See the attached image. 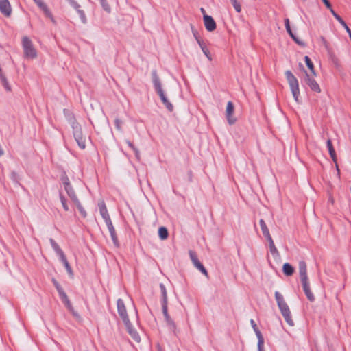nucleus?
<instances>
[{
    "label": "nucleus",
    "instance_id": "f257e3e1",
    "mask_svg": "<svg viewBox=\"0 0 351 351\" xmlns=\"http://www.w3.org/2000/svg\"><path fill=\"white\" fill-rule=\"evenodd\" d=\"M117 310L124 326L127 329H132L138 327V314L134 306L130 309V314L127 313L126 307L123 301L119 299L117 302Z\"/></svg>",
    "mask_w": 351,
    "mask_h": 351
},
{
    "label": "nucleus",
    "instance_id": "f03ea898",
    "mask_svg": "<svg viewBox=\"0 0 351 351\" xmlns=\"http://www.w3.org/2000/svg\"><path fill=\"white\" fill-rule=\"evenodd\" d=\"M299 274L302 285L303 290L305 293L306 296L311 302L315 300V296L312 293L310 287V283L307 276L306 264L304 261H300L299 263Z\"/></svg>",
    "mask_w": 351,
    "mask_h": 351
},
{
    "label": "nucleus",
    "instance_id": "7ed1b4c3",
    "mask_svg": "<svg viewBox=\"0 0 351 351\" xmlns=\"http://www.w3.org/2000/svg\"><path fill=\"white\" fill-rule=\"evenodd\" d=\"M275 298L278 308L289 326H293L294 322L291 318L290 309L286 303L283 295L278 291L275 292Z\"/></svg>",
    "mask_w": 351,
    "mask_h": 351
},
{
    "label": "nucleus",
    "instance_id": "20e7f679",
    "mask_svg": "<svg viewBox=\"0 0 351 351\" xmlns=\"http://www.w3.org/2000/svg\"><path fill=\"white\" fill-rule=\"evenodd\" d=\"M152 82L154 86V88L159 95L162 104L165 106L167 109L171 112L173 110V106L171 103L168 100L166 97L164 90L162 88V84L160 83V79L157 75L156 71H154L152 73Z\"/></svg>",
    "mask_w": 351,
    "mask_h": 351
},
{
    "label": "nucleus",
    "instance_id": "39448f33",
    "mask_svg": "<svg viewBox=\"0 0 351 351\" xmlns=\"http://www.w3.org/2000/svg\"><path fill=\"white\" fill-rule=\"evenodd\" d=\"M286 79L289 85L291 91L292 95L295 100V101L298 102V98L300 96V88H299V83L297 78L293 75V74L290 71H285Z\"/></svg>",
    "mask_w": 351,
    "mask_h": 351
},
{
    "label": "nucleus",
    "instance_id": "423d86ee",
    "mask_svg": "<svg viewBox=\"0 0 351 351\" xmlns=\"http://www.w3.org/2000/svg\"><path fill=\"white\" fill-rule=\"evenodd\" d=\"M22 45L24 51V55L26 58L34 59L36 58V51L33 46L32 42L28 37L25 36L23 38Z\"/></svg>",
    "mask_w": 351,
    "mask_h": 351
},
{
    "label": "nucleus",
    "instance_id": "0eeeda50",
    "mask_svg": "<svg viewBox=\"0 0 351 351\" xmlns=\"http://www.w3.org/2000/svg\"><path fill=\"white\" fill-rule=\"evenodd\" d=\"M52 282L53 283V285L56 288V289L58 292L59 296H60V299L62 300V302L64 304V305L66 306V308L70 311H73V306L71 305V303L69 301L68 296L66 295V293L64 291L61 285L55 279H53Z\"/></svg>",
    "mask_w": 351,
    "mask_h": 351
},
{
    "label": "nucleus",
    "instance_id": "6e6552de",
    "mask_svg": "<svg viewBox=\"0 0 351 351\" xmlns=\"http://www.w3.org/2000/svg\"><path fill=\"white\" fill-rule=\"evenodd\" d=\"M314 77L315 76H313L312 73H308L305 71L304 82L313 91L319 93L321 92V88L319 85L314 79Z\"/></svg>",
    "mask_w": 351,
    "mask_h": 351
},
{
    "label": "nucleus",
    "instance_id": "1a4fd4ad",
    "mask_svg": "<svg viewBox=\"0 0 351 351\" xmlns=\"http://www.w3.org/2000/svg\"><path fill=\"white\" fill-rule=\"evenodd\" d=\"M73 134H74L75 139L76 142L77 143L79 147L82 149H85L86 140L82 135L81 128H76L74 131Z\"/></svg>",
    "mask_w": 351,
    "mask_h": 351
},
{
    "label": "nucleus",
    "instance_id": "9d476101",
    "mask_svg": "<svg viewBox=\"0 0 351 351\" xmlns=\"http://www.w3.org/2000/svg\"><path fill=\"white\" fill-rule=\"evenodd\" d=\"M234 110V104L232 101H228L226 106V113L229 124L232 125L236 122V119L233 117Z\"/></svg>",
    "mask_w": 351,
    "mask_h": 351
},
{
    "label": "nucleus",
    "instance_id": "9b49d317",
    "mask_svg": "<svg viewBox=\"0 0 351 351\" xmlns=\"http://www.w3.org/2000/svg\"><path fill=\"white\" fill-rule=\"evenodd\" d=\"M98 206H99V208L100 214H101L103 219L106 222V224L108 225V224L112 223L110 217V215L108 214V210H107V208H106V206L104 202L102 201V202H99V204H98Z\"/></svg>",
    "mask_w": 351,
    "mask_h": 351
},
{
    "label": "nucleus",
    "instance_id": "f8f14e48",
    "mask_svg": "<svg viewBox=\"0 0 351 351\" xmlns=\"http://www.w3.org/2000/svg\"><path fill=\"white\" fill-rule=\"evenodd\" d=\"M0 11L5 16H10L12 8L8 0H0Z\"/></svg>",
    "mask_w": 351,
    "mask_h": 351
},
{
    "label": "nucleus",
    "instance_id": "ddd939ff",
    "mask_svg": "<svg viewBox=\"0 0 351 351\" xmlns=\"http://www.w3.org/2000/svg\"><path fill=\"white\" fill-rule=\"evenodd\" d=\"M326 145H327V147L328 149L329 154H330L332 161L335 164L336 169H337L338 174H339V171H339V166H338V164H337V155H336L335 149L333 147V145H332V141H331L330 139H328V141H326Z\"/></svg>",
    "mask_w": 351,
    "mask_h": 351
},
{
    "label": "nucleus",
    "instance_id": "4468645a",
    "mask_svg": "<svg viewBox=\"0 0 351 351\" xmlns=\"http://www.w3.org/2000/svg\"><path fill=\"white\" fill-rule=\"evenodd\" d=\"M204 22L206 29L208 32H213L216 29V23L212 16L204 15Z\"/></svg>",
    "mask_w": 351,
    "mask_h": 351
},
{
    "label": "nucleus",
    "instance_id": "2eb2a0df",
    "mask_svg": "<svg viewBox=\"0 0 351 351\" xmlns=\"http://www.w3.org/2000/svg\"><path fill=\"white\" fill-rule=\"evenodd\" d=\"M196 39L204 54L206 56L208 60L211 61L212 56L205 43L197 38H196Z\"/></svg>",
    "mask_w": 351,
    "mask_h": 351
},
{
    "label": "nucleus",
    "instance_id": "dca6fc26",
    "mask_svg": "<svg viewBox=\"0 0 351 351\" xmlns=\"http://www.w3.org/2000/svg\"><path fill=\"white\" fill-rule=\"evenodd\" d=\"M107 227H108V229L110 232V236H111V238L113 241V243L114 244L115 246H118L119 245V243H118V239H117V234H116V231H115V229L112 225V223H110L108 225H106Z\"/></svg>",
    "mask_w": 351,
    "mask_h": 351
},
{
    "label": "nucleus",
    "instance_id": "f3484780",
    "mask_svg": "<svg viewBox=\"0 0 351 351\" xmlns=\"http://www.w3.org/2000/svg\"><path fill=\"white\" fill-rule=\"evenodd\" d=\"M34 1L43 11V12L45 13V14L47 16H48V17H51V14L50 10H49V8L46 5V4L44 2H43L42 0H34Z\"/></svg>",
    "mask_w": 351,
    "mask_h": 351
},
{
    "label": "nucleus",
    "instance_id": "a211bd4d",
    "mask_svg": "<svg viewBox=\"0 0 351 351\" xmlns=\"http://www.w3.org/2000/svg\"><path fill=\"white\" fill-rule=\"evenodd\" d=\"M50 243H51L53 250L59 256L60 259L62 258V257L65 256L62 249L60 247V246L58 245V243L53 239H50Z\"/></svg>",
    "mask_w": 351,
    "mask_h": 351
},
{
    "label": "nucleus",
    "instance_id": "6ab92c4d",
    "mask_svg": "<svg viewBox=\"0 0 351 351\" xmlns=\"http://www.w3.org/2000/svg\"><path fill=\"white\" fill-rule=\"evenodd\" d=\"M282 271L285 276H290L294 272L293 267L288 263H285L282 266Z\"/></svg>",
    "mask_w": 351,
    "mask_h": 351
},
{
    "label": "nucleus",
    "instance_id": "aec40b11",
    "mask_svg": "<svg viewBox=\"0 0 351 351\" xmlns=\"http://www.w3.org/2000/svg\"><path fill=\"white\" fill-rule=\"evenodd\" d=\"M256 335L258 338V351H264L263 345H264V338L261 332V330H255Z\"/></svg>",
    "mask_w": 351,
    "mask_h": 351
},
{
    "label": "nucleus",
    "instance_id": "412c9836",
    "mask_svg": "<svg viewBox=\"0 0 351 351\" xmlns=\"http://www.w3.org/2000/svg\"><path fill=\"white\" fill-rule=\"evenodd\" d=\"M304 60H305L306 66H308V69L311 71V73H312V75L313 76H316V73L314 69V65H313V63L312 62L311 60L310 59V58L308 56H306L304 57Z\"/></svg>",
    "mask_w": 351,
    "mask_h": 351
},
{
    "label": "nucleus",
    "instance_id": "4be33fe9",
    "mask_svg": "<svg viewBox=\"0 0 351 351\" xmlns=\"http://www.w3.org/2000/svg\"><path fill=\"white\" fill-rule=\"evenodd\" d=\"M73 202L75 204V206H77V208L80 211L82 217H84V218L86 217L87 213H86L85 209L83 208V206L80 204L79 199H76L73 200Z\"/></svg>",
    "mask_w": 351,
    "mask_h": 351
},
{
    "label": "nucleus",
    "instance_id": "5701e85b",
    "mask_svg": "<svg viewBox=\"0 0 351 351\" xmlns=\"http://www.w3.org/2000/svg\"><path fill=\"white\" fill-rule=\"evenodd\" d=\"M60 261L62 262V263L64 264L68 274H69V276L71 277H73V271H72V269L66 258V256H64L62 257V258H60Z\"/></svg>",
    "mask_w": 351,
    "mask_h": 351
},
{
    "label": "nucleus",
    "instance_id": "b1692460",
    "mask_svg": "<svg viewBox=\"0 0 351 351\" xmlns=\"http://www.w3.org/2000/svg\"><path fill=\"white\" fill-rule=\"evenodd\" d=\"M167 229L165 227H160L158 229V236L162 240H165L168 237Z\"/></svg>",
    "mask_w": 351,
    "mask_h": 351
},
{
    "label": "nucleus",
    "instance_id": "393cba45",
    "mask_svg": "<svg viewBox=\"0 0 351 351\" xmlns=\"http://www.w3.org/2000/svg\"><path fill=\"white\" fill-rule=\"evenodd\" d=\"M68 194V195L69 196V197L72 199V201L77 199L75 193V191H73L71 185L68 186L67 189H64Z\"/></svg>",
    "mask_w": 351,
    "mask_h": 351
},
{
    "label": "nucleus",
    "instance_id": "a878e982",
    "mask_svg": "<svg viewBox=\"0 0 351 351\" xmlns=\"http://www.w3.org/2000/svg\"><path fill=\"white\" fill-rule=\"evenodd\" d=\"M130 335L132 338L137 343H139L141 341V337L137 330H128Z\"/></svg>",
    "mask_w": 351,
    "mask_h": 351
},
{
    "label": "nucleus",
    "instance_id": "bb28decb",
    "mask_svg": "<svg viewBox=\"0 0 351 351\" xmlns=\"http://www.w3.org/2000/svg\"><path fill=\"white\" fill-rule=\"evenodd\" d=\"M74 5H75V8L77 9V13L79 14L82 21L83 23H86V19L84 12L82 10L79 9L80 5L77 3L74 2Z\"/></svg>",
    "mask_w": 351,
    "mask_h": 351
},
{
    "label": "nucleus",
    "instance_id": "cd10ccee",
    "mask_svg": "<svg viewBox=\"0 0 351 351\" xmlns=\"http://www.w3.org/2000/svg\"><path fill=\"white\" fill-rule=\"evenodd\" d=\"M259 223L263 235L269 233V229L263 219H260Z\"/></svg>",
    "mask_w": 351,
    "mask_h": 351
},
{
    "label": "nucleus",
    "instance_id": "c85d7f7f",
    "mask_svg": "<svg viewBox=\"0 0 351 351\" xmlns=\"http://www.w3.org/2000/svg\"><path fill=\"white\" fill-rule=\"evenodd\" d=\"M194 266L197 269H199L204 276L208 277V272H207L206 269H205V267H204V265L200 262L197 263V264L194 265Z\"/></svg>",
    "mask_w": 351,
    "mask_h": 351
},
{
    "label": "nucleus",
    "instance_id": "c756f323",
    "mask_svg": "<svg viewBox=\"0 0 351 351\" xmlns=\"http://www.w3.org/2000/svg\"><path fill=\"white\" fill-rule=\"evenodd\" d=\"M285 25L286 29H287V32L289 33V34L291 36V37L293 39H295V36H294V34H293V32H292V31L291 29L289 19H285Z\"/></svg>",
    "mask_w": 351,
    "mask_h": 351
},
{
    "label": "nucleus",
    "instance_id": "7c9ffc66",
    "mask_svg": "<svg viewBox=\"0 0 351 351\" xmlns=\"http://www.w3.org/2000/svg\"><path fill=\"white\" fill-rule=\"evenodd\" d=\"M231 3L232 4L234 8L237 11V12L239 13L241 12V6L240 3L237 0H230Z\"/></svg>",
    "mask_w": 351,
    "mask_h": 351
},
{
    "label": "nucleus",
    "instance_id": "2f4dec72",
    "mask_svg": "<svg viewBox=\"0 0 351 351\" xmlns=\"http://www.w3.org/2000/svg\"><path fill=\"white\" fill-rule=\"evenodd\" d=\"M160 288L162 295V301L166 302H167V293L166 288L163 284L160 285Z\"/></svg>",
    "mask_w": 351,
    "mask_h": 351
},
{
    "label": "nucleus",
    "instance_id": "473e14b6",
    "mask_svg": "<svg viewBox=\"0 0 351 351\" xmlns=\"http://www.w3.org/2000/svg\"><path fill=\"white\" fill-rule=\"evenodd\" d=\"M60 202H61V204L62 205L64 210L65 211H69V206L67 204L66 198L64 196H62V195H60Z\"/></svg>",
    "mask_w": 351,
    "mask_h": 351
},
{
    "label": "nucleus",
    "instance_id": "72a5a7b5",
    "mask_svg": "<svg viewBox=\"0 0 351 351\" xmlns=\"http://www.w3.org/2000/svg\"><path fill=\"white\" fill-rule=\"evenodd\" d=\"M189 256H190L191 260L193 262V265H195V264H197V263L199 262L195 252H194L193 251H190Z\"/></svg>",
    "mask_w": 351,
    "mask_h": 351
},
{
    "label": "nucleus",
    "instance_id": "f704fd0d",
    "mask_svg": "<svg viewBox=\"0 0 351 351\" xmlns=\"http://www.w3.org/2000/svg\"><path fill=\"white\" fill-rule=\"evenodd\" d=\"M114 123H115V127H116L117 130L121 132V125L123 124V121L117 118L114 120Z\"/></svg>",
    "mask_w": 351,
    "mask_h": 351
},
{
    "label": "nucleus",
    "instance_id": "c9c22d12",
    "mask_svg": "<svg viewBox=\"0 0 351 351\" xmlns=\"http://www.w3.org/2000/svg\"><path fill=\"white\" fill-rule=\"evenodd\" d=\"M162 311H163V313L166 317V319L168 320L169 319V315L167 314V302H164L162 301Z\"/></svg>",
    "mask_w": 351,
    "mask_h": 351
},
{
    "label": "nucleus",
    "instance_id": "e433bc0d",
    "mask_svg": "<svg viewBox=\"0 0 351 351\" xmlns=\"http://www.w3.org/2000/svg\"><path fill=\"white\" fill-rule=\"evenodd\" d=\"M334 17H335V19L339 21V23H340V24H341V25L344 28L346 27V26H348V25H346V23H345V21L342 19V18H341L339 15L337 14V15H335Z\"/></svg>",
    "mask_w": 351,
    "mask_h": 351
},
{
    "label": "nucleus",
    "instance_id": "4c0bfd02",
    "mask_svg": "<svg viewBox=\"0 0 351 351\" xmlns=\"http://www.w3.org/2000/svg\"><path fill=\"white\" fill-rule=\"evenodd\" d=\"M269 250L272 254H278V251L277 248L276 247L274 243L269 245Z\"/></svg>",
    "mask_w": 351,
    "mask_h": 351
},
{
    "label": "nucleus",
    "instance_id": "58836bf2",
    "mask_svg": "<svg viewBox=\"0 0 351 351\" xmlns=\"http://www.w3.org/2000/svg\"><path fill=\"white\" fill-rule=\"evenodd\" d=\"M127 143L129 145V147H131L135 152L136 156L137 157H138V155H139L138 151L134 147L133 144L130 141H127Z\"/></svg>",
    "mask_w": 351,
    "mask_h": 351
},
{
    "label": "nucleus",
    "instance_id": "ea45409f",
    "mask_svg": "<svg viewBox=\"0 0 351 351\" xmlns=\"http://www.w3.org/2000/svg\"><path fill=\"white\" fill-rule=\"evenodd\" d=\"M264 237L267 239V240L268 241L269 245H271L272 243H274V241L270 235V233H268V234H266L264 235Z\"/></svg>",
    "mask_w": 351,
    "mask_h": 351
},
{
    "label": "nucleus",
    "instance_id": "a19ab883",
    "mask_svg": "<svg viewBox=\"0 0 351 351\" xmlns=\"http://www.w3.org/2000/svg\"><path fill=\"white\" fill-rule=\"evenodd\" d=\"M264 237L267 239V240L268 241L269 245H271L272 243H274V241L270 235V233H268V234H266L264 235Z\"/></svg>",
    "mask_w": 351,
    "mask_h": 351
},
{
    "label": "nucleus",
    "instance_id": "79ce46f5",
    "mask_svg": "<svg viewBox=\"0 0 351 351\" xmlns=\"http://www.w3.org/2000/svg\"><path fill=\"white\" fill-rule=\"evenodd\" d=\"M63 184H64V189H67L68 186H71V184L69 182V178H65L64 180H63Z\"/></svg>",
    "mask_w": 351,
    "mask_h": 351
},
{
    "label": "nucleus",
    "instance_id": "37998d69",
    "mask_svg": "<svg viewBox=\"0 0 351 351\" xmlns=\"http://www.w3.org/2000/svg\"><path fill=\"white\" fill-rule=\"evenodd\" d=\"M322 2L324 3V5L326 6L327 8H330L332 7L330 1L328 0H322Z\"/></svg>",
    "mask_w": 351,
    "mask_h": 351
},
{
    "label": "nucleus",
    "instance_id": "c03bdc74",
    "mask_svg": "<svg viewBox=\"0 0 351 351\" xmlns=\"http://www.w3.org/2000/svg\"><path fill=\"white\" fill-rule=\"evenodd\" d=\"M346 29V31L349 34V38H350L351 40V30L348 27V26H346V27L344 28Z\"/></svg>",
    "mask_w": 351,
    "mask_h": 351
},
{
    "label": "nucleus",
    "instance_id": "a18cd8bd",
    "mask_svg": "<svg viewBox=\"0 0 351 351\" xmlns=\"http://www.w3.org/2000/svg\"><path fill=\"white\" fill-rule=\"evenodd\" d=\"M330 12L332 13V14L335 16V15H337V14L335 12V10L332 9V7H330V8H329Z\"/></svg>",
    "mask_w": 351,
    "mask_h": 351
},
{
    "label": "nucleus",
    "instance_id": "49530a36",
    "mask_svg": "<svg viewBox=\"0 0 351 351\" xmlns=\"http://www.w3.org/2000/svg\"><path fill=\"white\" fill-rule=\"evenodd\" d=\"M322 42H323L324 45H325V47H327V42H326V40H325V38L322 37Z\"/></svg>",
    "mask_w": 351,
    "mask_h": 351
},
{
    "label": "nucleus",
    "instance_id": "de8ad7c7",
    "mask_svg": "<svg viewBox=\"0 0 351 351\" xmlns=\"http://www.w3.org/2000/svg\"><path fill=\"white\" fill-rule=\"evenodd\" d=\"M158 351H164L160 346H158Z\"/></svg>",
    "mask_w": 351,
    "mask_h": 351
},
{
    "label": "nucleus",
    "instance_id": "09e8293b",
    "mask_svg": "<svg viewBox=\"0 0 351 351\" xmlns=\"http://www.w3.org/2000/svg\"><path fill=\"white\" fill-rule=\"evenodd\" d=\"M293 40H294L297 43H298V44H301V43L299 42V40H298V39L296 38V37H295V39H293Z\"/></svg>",
    "mask_w": 351,
    "mask_h": 351
},
{
    "label": "nucleus",
    "instance_id": "8fccbe9b",
    "mask_svg": "<svg viewBox=\"0 0 351 351\" xmlns=\"http://www.w3.org/2000/svg\"><path fill=\"white\" fill-rule=\"evenodd\" d=\"M201 10H202V12H204V8H202Z\"/></svg>",
    "mask_w": 351,
    "mask_h": 351
}]
</instances>
